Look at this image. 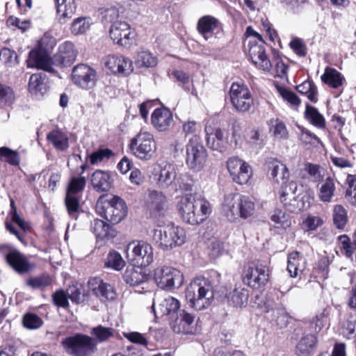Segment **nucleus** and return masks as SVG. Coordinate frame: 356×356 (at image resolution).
Wrapping results in <instances>:
<instances>
[{
    "label": "nucleus",
    "mask_w": 356,
    "mask_h": 356,
    "mask_svg": "<svg viewBox=\"0 0 356 356\" xmlns=\"http://www.w3.org/2000/svg\"><path fill=\"white\" fill-rule=\"evenodd\" d=\"M210 280L203 277L193 280L187 286L185 297L191 307L197 311L207 309L214 298V287L220 282V275L217 271H213Z\"/></svg>",
    "instance_id": "f257e3e1"
},
{
    "label": "nucleus",
    "mask_w": 356,
    "mask_h": 356,
    "mask_svg": "<svg viewBox=\"0 0 356 356\" xmlns=\"http://www.w3.org/2000/svg\"><path fill=\"white\" fill-rule=\"evenodd\" d=\"M177 209L183 221L191 225L202 223L212 212L210 202L197 193L181 196L177 202Z\"/></svg>",
    "instance_id": "f03ea898"
},
{
    "label": "nucleus",
    "mask_w": 356,
    "mask_h": 356,
    "mask_svg": "<svg viewBox=\"0 0 356 356\" xmlns=\"http://www.w3.org/2000/svg\"><path fill=\"white\" fill-rule=\"evenodd\" d=\"M149 236L163 250H170L184 244L186 234L180 226L170 223L158 227L149 232Z\"/></svg>",
    "instance_id": "7ed1b4c3"
},
{
    "label": "nucleus",
    "mask_w": 356,
    "mask_h": 356,
    "mask_svg": "<svg viewBox=\"0 0 356 356\" xmlns=\"http://www.w3.org/2000/svg\"><path fill=\"white\" fill-rule=\"evenodd\" d=\"M95 210L100 216L113 224L121 222L127 213L124 201L110 194L102 195L98 198Z\"/></svg>",
    "instance_id": "20e7f679"
},
{
    "label": "nucleus",
    "mask_w": 356,
    "mask_h": 356,
    "mask_svg": "<svg viewBox=\"0 0 356 356\" xmlns=\"http://www.w3.org/2000/svg\"><path fill=\"white\" fill-rule=\"evenodd\" d=\"M61 344L66 353L74 356H88L96 350L94 339L79 333L63 339Z\"/></svg>",
    "instance_id": "39448f33"
},
{
    "label": "nucleus",
    "mask_w": 356,
    "mask_h": 356,
    "mask_svg": "<svg viewBox=\"0 0 356 356\" xmlns=\"http://www.w3.org/2000/svg\"><path fill=\"white\" fill-rule=\"evenodd\" d=\"M207 160V150L201 138H191L186 145V165L195 172L202 170Z\"/></svg>",
    "instance_id": "423d86ee"
},
{
    "label": "nucleus",
    "mask_w": 356,
    "mask_h": 356,
    "mask_svg": "<svg viewBox=\"0 0 356 356\" xmlns=\"http://www.w3.org/2000/svg\"><path fill=\"white\" fill-rule=\"evenodd\" d=\"M130 149L140 160L149 161L156 152V143L151 133L140 131L131 140Z\"/></svg>",
    "instance_id": "0eeeda50"
},
{
    "label": "nucleus",
    "mask_w": 356,
    "mask_h": 356,
    "mask_svg": "<svg viewBox=\"0 0 356 356\" xmlns=\"http://www.w3.org/2000/svg\"><path fill=\"white\" fill-rule=\"evenodd\" d=\"M127 257L134 265L146 267L154 261V249L144 241H134L127 248Z\"/></svg>",
    "instance_id": "6e6552de"
},
{
    "label": "nucleus",
    "mask_w": 356,
    "mask_h": 356,
    "mask_svg": "<svg viewBox=\"0 0 356 356\" xmlns=\"http://www.w3.org/2000/svg\"><path fill=\"white\" fill-rule=\"evenodd\" d=\"M154 280L159 287L165 290L180 287L184 282L180 270L168 266L157 267L154 270Z\"/></svg>",
    "instance_id": "1a4fd4ad"
},
{
    "label": "nucleus",
    "mask_w": 356,
    "mask_h": 356,
    "mask_svg": "<svg viewBox=\"0 0 356 356\" xmlns=\"http://www.w3.org/2000/svg\"><path fill=\"white\" fill-rule=\"evenodd\" d=\"M268 268L261 264H250L245 266L242 279L248 286L259 289L265 286L268 281Z\"/></svg>",
    "instance_id": "9d476101"
},
{
    "label": "nucleus",
    "mask_w": 356,
    "mask_h": 356,
    "mask_svg": "<svg viewBox=\"0 0 356 356\" xmlns=\"http://www.w3.org/2000/svg\"><path fill=\"white\" fill-rule=\"evenodd\" d=\"M86 180L83 177H73L70 180L65 197V206L69 215L77 218L79 210V197L86 186Z\"/></svg>",
    "instance_id": "9b49d317"
},
{
    "label": "nucleus",
    "mask_w": 356,
    "mask_h": 356,
    "mask_svg": "<svg viewBox=\"0 0 356 356\" xmlns=\"http://www.w3.org/2000/svg\"><path fill=\"white\" fill-rule=\"evenodd\" d=\"M229 97L233 107L238 112L249 111L253 104L252 94L243 83H233L229 89Z\"/></svg>",
    "instance_id": "f8f14e48"
},
{
    "label": "nucleus",
    "mask_w": 356,
    "mask_h": 356,
    "mask_svg": "<svg viewBox=\"0 0 356 356\" xmlns=\"http://www.w3.org/2000/svg\"><path fill=\"white\" fill-rule=\"evenodd\" d=\"M109 34L114 43L129 48L135 41L136 33L126 22L117 21L110 27Z\"/></svg>",
    "instance_id": "ddd939ff"
},
{
    "label": "nucleus",
    "mask_w": 356,
    "mask_h": 356,
    "mask_svg": "<svg viewBox=\"0 0 356 356\" xmlns=\"http://www.w3.org/2000/svg\"><path fill=\"white\" fill-rule=\"evenodd\" d=\"M298 186L293 181L282 183L280 200L291 212H297L304 207V204L298 194Z\"/></svg>",
    "instance_id": "4468645a"
},
{
    "label": "nucleus",
    "mask_w": 356,
    "mask_h": 356,
    "mask_svg": "<svg viewBox=\"0 0 356 356\" xmlns=\"http://www.w3.org/2000/svg\"><path fill=\"white\" fill-rule=\"evenodd\" d=\"M73 83L83 90L92 89L97 82L95 70L88 65L80 64L75 66L72 72Z\"/></svg>",
    "instance_id": "2eb2a0df"
},
{
    "label": "nucleus",
    "mask_w": 356,
    "mask_h": 356,
    "mask_svg": "<svg viewBox=\"0 0 356 356\" xmlns=\"http://www.w3.org/2000/svg\"><path fill=\"white\" fill-rule=\"evenodd\" d=\"M227 168L233 181L238 184H247L252 175L250 165L236 156L227 160Z\"/></svg>",
    "instance_id": "dca6fc26"
},
{
    "label": "nucleus",
    "mask_w": 356,
    "mask_h": 356,
    "mask_svg": "<svg viewBox=\"0 0 356 356\" xmlns=\"http://www.w3.org/2000/svg\"><path fill=\"white\" fill-rule=\"evenodd\" d=\"M175 333L184 334H196L200 328L195 323V316L185 310H182L176 321L171 325Z\"/></svg>",
    "instance_id": "f3484780"
},
{
    "label": "nucleus",
    "mask_w": 356,
    "mask_h": 356,
    "mask_svg": "<svg viewBox=\"0 0 356 356\" xmlns=\"http://www.w3.org/2000/svg\"><path fill=\"white\" fill-rule=\"evenodd\" d=\"M248 46L249 56L252 63L257 68L269 72L272 68V64L266 54L264 43L249 41Z\"/></svg>",
    "instance_id": "a211bd4d"
},
{
    "label": "nucleus",
    "mask_w": 356,
    "mask_h": 356,
    "mask_svg": "<svg viewBox=\"0 0 356 356\" xmlns=\"http://www.w3.org/2000/svg\"><path fill=\"white\" fill-rule=\"evenodd\" d=\"M102 62L108 70L114 74H129L133 71L132 61L122 55H108Z\"/></svg>",
    "instance_id": "6ab92c4d"
},
{
    "label": "nucleus",
    "mask_w": 356,
    "mask_h": 356,
    "mask_svg": "<svg viewBox=\"0 0 356 356\" xmlns=\"http://www.w3.org/2000/svg\"><path fill=\"white\" fill-rule=\"evenodd\" d=\"M153 127L160 132L167 131L173 121V115L165 107L156 108L151 115Z\"/></svg>",
    "instance_id": "aec40b11"
},
{
    "label": "nucleus",
    "mask_w": 356,
    "mask_h": 356,
    "mask_svg": "<svg viewBox=\"0 0 356 356\" xmlns=\"http://www.w3.org/2000/svg\"><path fill=\"white\" fill-rule=\"evenodd\" d=\"M53 64L54 59L52 60L44 51L34 50L31 51L29 54L28 60L29 67H35L48 72H54Z\"/></svg>",
    "instance_id": "412c9836"
},
{
    "label": "nucleus",
    "mask_w": 356,
    "mask_h": 356,
    "mask_svg": "<svg viewBox=\"0 0 356 356\" xmlns=\"http://www.w3.org/2000/svg\"><path fill=\"white\" fill-rule=\"evenodd\" d=\"M76 57L74 45L70 42H65L59 47L58 52L54 56V64L66 67L73 63Z\"/></svg>",
    "instance_id": "4be33fe9"
},
{
    "label": "nucleus",
    "mask_w": 356,
    "mask_h": 356,
    "mask_svg": "<svg viewBox=\"0 0 356 356\" xmlns=\"http://www.w3.org/2000/svg\"><path fill=\"white\" fill-rule=\"evenodd\" d=\"M28 89L35 98L42 97L48 90L47 75L43 72L32 74L29 78Z\"/></svg>",
    "instance_id": "5701e85b"
},
{
    "label": "nucleus",
    "mask_w": 356,
    "mask_h": 356,
    "mask_svg": "<svg viewBox=\"0 0 356 356\" xmlns=\"http://www.w3.org/2000/svg\"><path fill=\"white\" fill-rule=\"evenodd\" d=\"M211 131V127H205L208 147L213 150L220 152L225 151L228 144L227 138L225 136L223 131L220 129H216L213 133Z\"/></svg>",
    "instance_id": "b1692460"
},
{
    "label": "nucleus",
    "mask_w": 356,
    "mask_h": 356,
    "mask_svg": "<svg viewBox=\"0 0 356 356\" xmlns=\"http://www.w3.org/2000/svg\"><path fill=\"white\" fill-rule=\"evenodd\" d=\"M240 195L237 193H230L224 198L222 212L229 221L238 219Z\"/></svg>",
    "instance_id": "393cba45"
},
{
    "label": "nucleus",
    "mask_w": 356,
    "mask_h": 356,
    "mask_svg": "<svg viewBox=\"0 0 356 356\" xmlns=\"http://www.w3.org/2000/svg\"><path fill=\"white\" fill-rule=\"evenodd\" d=\"M271 178L277 184L285 183L289 178L286 166L276 159L270 158L266 161Z\"/></svg>",
    "instance_id": "a878e982"
},
{
    "label": "nucleus",
    "mask_w": 356,
    "mask_h": 356,
    "mask_svg": "<svg viewBox=\"0 0 356 356\" xmlns=\"http://www.w3.org/2000/svg\"><path fill=\"white\" fill-rule=\"evenodd\" d=\"M180 307L179 301L172 296H168L161 300L157 307L153 301L152 308L156 317L170 315L176 313Z\"/></svg>",
    "instance_id": "bb28decb"
},
{
    "label": "nucleus",
    "mask_w": 356,
    "mask_h": 356,
    "mask_svg": "<svg viewBox=\"0 0 356 356\" xmlns=\"http://www.w3.org/2000/svg\"><path fill=\"white\" fill-rule=\"evenodd\" d=\"M113 179L108 171L97 170L92 175L91 184L97 192H108L112 187Z\"/></svg>",
    "instance_id": "cd10ccee"
},
{
    "label": "nucleus",
    "mask_w": 356,
    "mask_h": 356,
    "mask_svg": "<svg viewBox=\"0 0 356 356\" xmlns=\"http://www.w3.org/2000/svg\"><path fill=\"white\" fill-rule=\"evenodd\" d=\"M220 22L218 19L211 15H204L197 22V29L205 40L211 38L213 31L218 28Z\"/></svg>",
    "instance_id": "c85d7f7f"
},
{
    "label": "nucleus",
    "mask_w": 356,
    "mask_h": 356,
    "mask_svg": "<svg viewBox=\"0 0 356 356\" xmlns=\"http://www.w3.org/2000/svg\"><path fill=\"white\" fill-rule=\"evenodd\" d=\"M306 259L299 252H293L289 254L287 270L291 277H296L306 268Z\"/></svg>",
    "instance_id": "c756f323"
},
{
    "label": "nucleus",
    "mask_w": 356,
    "mask_h": 356,
    "mask_svg": "<svg viewBox=\"0 0 356 356\" xmlns=\"http://www.w3.org/2000/svg\"><path fill=\"white\" fill-rule=\"evenodd\" d=\"M88 285L90 289L98 297L105 298L106 300H113L115 298L113 288L99 278L95 277L90 280Z\"/></svg>",
    "instance_id": "7c9ffc66"
},
{
    "label": "nucleus",
    "mask_w": 356,
    "mask_h": 356,
    "mask_svg": "<svg viewBox=\"0 0 356 356\" xmlns=\"http://www.w3.org/2000/svg\"><path fill=\"white\" fill-rule=\"evenodd\" d=\"M56 14L60 23L64 24L74 15L76 6L74 0H55Z\"/></svg>",
    "instance_id": "2f4dec72"
},
{
    "label": "nucleus",
    "mask_w": 356,
    "mask_h": 356,
    "mask_svg": "<svg viewBox=\"0 0 356 356\" xmlns=\"http://www.w3.org/2000/svg\"><path fill=\"white\" fill-rule=\"evenodd\" d=\"M227 298L229 305L235 308L245 307L248 302L249 291L245 288H236L227 296Z\"/></svg>",
    "instance_id": "473e14b6"
},
{
    "label": "nucleus",
    "mask_w": 356,
    "mask_h": 356,
    "mask_svg": "<svg viewBox=\"0 0 356 356\" xmlns=\"http://www.w3.org/2000/svg\"><path fill=\"white\" fill-rule=\"evenodd\" d=\"M9 265L17 272L24 273L29 270V264L26 259L18 251H11L6 255Z\"/></svg>",
    "instance_id": "72a5a7b5"
},
{
    "label": "nucleus",
    "mask_w": 356,
    "mask_h": 356,
    "mask_svg": "<svg viewBox=\"0 0 356 356\" xmlns=\"http://www.w3.org/2000/svg\"><path fill=\"white\" fill-rule=\"evenodd\" d=\"M322 81L332 88L341 86L345 81L344 76L336 69L327 67L321 77Z\"/></svg>",
    "instance_id": "f704fd0d"
},
{
    "label": "nucleus",
    "mask_w": 356,
    "mask_h": 356,
    "mask_svg": "<svg viewBox=\"0 0 356 356\" xmlns=\"http://www.w3.org/2000/svg\"><path fill=\"white\" fill-rule=\"evenodd\" d=\"M177 179L175 168L170 163L160 166L158 184L163 188L168 187Z\"/></svg>",
    "instance_id": "c9c22d12"
},
{
    "label": "nucleus",
    "mask_w": 356,
    "mask_h": 356,
    "mask_svg": "<svg viewBox=\"0 0 356 356\" xmlns=\"http://www.w3.org/2000/svg\"><path fill=\"white\" fill-rule=\"evenodd\" d=\"M316 337L314 334L303 337L298 343L296 353L298 356H310L315 348Z\"/></svg>",
    "instance_id": "e433bc0d"
},
{
    "label": "nucleus",
    "mask_w": 356,
    "mask_h": 356,
    "mask_svg": "<svg viewBox=\"0 0 356 356\" xmlns=\"http://www.w3.org/2000/svg\"><path fill=\"white\" fill-rule=\"evenodd\" d=\"M47 140L51 143L56 149L60 151H64L69 147L67 136L59 130L50 131L47 135Z\"/></svg>",
    "instance_id": "4c0bfd02"
},
{
    "label": "nucleus",
    "mask_w": 356,
    "mask_h": 356,
    "mask_svg": "<svg viewBox=\"0 0 356 356\" xmlns=\"http://www.w3.org/2000/svg\"><path fill=\"white\" fill-rule=\"evenodd\" d=\"M165 202V197L162 193L150 191L147 200V208L153 212H160L163 210Z\"/></svg>",
    "instance_id": "58836bf2"
},
{
    "label": "nucleus",
    "mask_w": 356,
    "mask_h": 356,
    "mask_svg": "<svg viewBox=\"0 0 356 356\" xmlns=\"http://www.w3.org/2000/svg\"><path fill=\"white\" fill-rule=\"evenodd\" d=\"M305 118L314 127L319 129L325 127V120L315 107L307 105L305 111Z\"/></svg>",
    "instance_id": "ea45409f"
},
{
    "label": "nucleus",
    "mask_w": 356,
    "mask_h": 356,
    "mask_svg": "<svg viewBox=\"0 0 356 356\" xmlns=\"http://www.w3.org/2000/svg\"><path fill=\"white\" fill-rule=\"evenodd\" d=\"M255 211V204L252 198L246 195H240L238 219H246L252 216Z\"/></svg>",
    "instance_id": "a19ab883"
},
{
    "label": "nucleus",
    "mask_w": 356,
    "mask_h": 356,
    "mask_svg": "<svg viewBox=\"0 0 356 356\" xmlns=\"http://www.w3.org/2000/svg\"><path fill=\"white\" fill-rule=\"evenodd\" d=\"M134 63L138 68L153 67L157 64V58L148 51H140L138 52Z\"/></svg>",
    "instance_id": "79ce46f5"
},
{
    "label": "nucleus",
    "mask_w": 356,
    "mask_h": 356,
    "mask_svg": "<svg viewBox=\"0 0 356 356\" xmlns=\"http://www.w3.org/2000/svg\"><path fill=\"white\" fill-rule=\"evenodd\" d=\"M335 185L332 178L328 177L319 189L318 198L325 203L332 201L335 191Z\"/></svg>",
    "instance_id": "37998d69"
},
{
    "label": "nucleus",
    "mask_w": 356,
    "mask_h": 356,
    "mask_svg": "<svg viewBox=\"0 0 356 356\" xmlns=\"http://www.w3.org/2000/svg\"><path fill=\"white\" fill-rule=\"evenodd\" d=\"M333 223L337 229H343L348 220V212L341 204H336L332 209Z\"/></svg>",
    "instance_id": "c03bdc74"
},
{
    "label": "nucleus",
    "mask_w": 356,
    "mask_h": 356,
    "mask_svg": "<svg viewBox=\"0 0 356 356\" xmlns=\"http://www.w3.org/2000/svg\"><path fill=\"white\" fill-rule=\"evenodd\" d=\"M124 279L127 284L132 286H137L145 282L147 280V277L141 269L131 268L125 271Z\"/></svg>",
    "instance_id": "a18cd8bd"
},
{
    "label": "nucleus",
    "mask_w": 356,
    "mask_h": 356,
    "mask_svg": "<svg viewBox=\"0 0 356 356\" xmlns=\"http://www.w3.org/2000/svg\"><path fill=\"white\" fill-rule=\"evenodd\" d=\"M271 224L276 228L286 229L291 225V219L289 214L284 211L276 209L270 216Z\"/></svg>",
    "instance_id": "49530a36"
},
{
    "label": "nucleus",
    "mask_w": 356,
    "mask_h": 356,
    "mask_svg": "<svg viewBox=\"0 0 356 356\" xmlns=\"http://www.w3.org/2000/svg\"><path fill=\"white\" fill-rule=\"evenodd\" d=\"M342 333L348 338L356 334V314H349L346 316L341 325Z\"/></svg>",
    "instance_id": "de8ad7c7"
},
{
    "label": "nucleus",
    "mask_w": 356,
    "mask_h": 356,
    "mask_svg": "<svg viewBox=\"0 0 356 356\" xmlns=\"http://www.w3.org/2000/svg\"><path fill=\"white\" fill-rule=\"evenodd\" d=\"M330 312L327 308H325L321 313L314 316L310 322V328L314 332H320L325 325Z\"/></svg>",
    "instance_id": "09e8293b"
},
{
    "label": "nucleus",
    "mask_w": 356,
    "mask_h": 356,
    "mask_svg": "<svg viewBox=\"0 0 356 356\" xmlns=\"http://www.w3.org/2000/svg\"><path fill=\"white\" fill-rule=\"evenodd\" d=\"M270 131L275 138L279 140H286L289 137V132L285 124L279 119L271 120Z\"/></svg>",
    "instance_id": "8fccbe9b"
},
{
    "label": "nucleus",
    "mask_w": 356,
    "mask_h": 356,
    "mask_svg": "<svg viewBox=\"0 0 356 356\" xmlns=\"http://www.w3.org/2000/svg\"><path fill=\"white\" fill-rule=\"evenodd\" d=\"M105 265L113 270H120L125 266V261L120 253L113 250L108 253Z\"/></svg>",
    "instance_id": "3c124183"
},
{
    "label": "nucleus",
    "mask_w": 356,
    "mask_h": 356,
    "mask_svg": "<svg viewBox=\"0 0 356 356\" xmlns=\"http://www.w3.org/2000/svg\"><path fill=\"white\" fill-rule=\"evenodd\" d=\"M297 90L302 94L307 95L308 99L312 102H316L317 97V88L314 83L311 81H305L302 84L297 86Z\"/></svg>",
    "instance_id": "603ef678"
},
{
    "label": "nucleus",
    "mask_w": 356,
    "mask_h": 356,
    "mask_svg": "<svg viewBox=\"0 0 356 356\" xmlns=\"http://www.w3.org/2000/svg\"><path fill=\"white\" fill-rule=\"evenodd\" d=\"M110 226L104 221L95 219L91 223V230L99 238H107Z\"/></svg>",
    "instance_id": "864d4df0"
},
{
    "label": "nucleus",
    "mask_w": 356,
    "mask_h": 356,
    "mask_svg": "<svg viewBox=\"0 0 356 356\" xmlns=\"http://www.w3.org/2000/svg\"><path fill=\"white\" fill-rule=\"evenodd\" d=\"M90 19L79 17L74 20L71 26V31L74 35L85 33L90 27Z\"/></svg>",
    "instance_id": "5fc2aeb1"
},
{
    "label": "nucleus",
    "mask_w": 356,
    "mask_h": 356,
    "mask_svg": "<svg viewBox=\"0 0 356 356\" xmlns=\"http://www.w3.org/2000/svg\"><path fill=\"white\" fill-rule=\"evenodd\" d=\"M3 159L7 163L14 166L19 165L20 163V157L18 152L6 147H0V159Z\"/></svg>",
    "instance_id": "6e6d98bb"
},
{
    "label": "nucleus",
    "mask_w": 356,
    "mask_h": 356,
    "mask_svg": "<svg viewBox=\"0 0 356 356\" xmlns=\"http://www.w3.org/2000/svg\"><path fill=\"white\" fill-rule=\"evenodd\" d=\"M176 187H179V189L183 191H191L194 184V181L188 174H181L177 177L175 181Z\"/></svg>",
    "instance_id": "4d7b16f0"
},
{
    "label": "nucleus",
    "mask_w": 356,
    "mask_h": 356,
    "mask_svg": "<svg viewBox=\"0 0 356 356\" xmlns=\"http://www.w3.org/2000/svg\"><path fill=\"white\" fill-rule=\"evenodd\" d=\"M114 334V330L111 327H106L99 325L93 327L91 334L93 335L99 342H103L111 337Z\"/></svg>",
    "instance_id": "13d9d810"
},
{
    "label": "nucleus",
    "mask_w": 356,
    "mask_h": 356,
    "mask_svg": "<svg viewBox=\"0 0 356 356\" xmlns=\"http://www.w3.org/2000/svg\"><path fill=\"white\" fill-rule=\"evenodd\" d=\"M15 100L13 89L6 85L0 83V105L10 106Z\"/></svg>",
    "instance_id": "bf43d9fd"
},
{
    "label": "nucleus",
    "mask_w": 356,
    "mask_h": 356,
    "mask_svg": "<svg viewBox=\"0 0 356 356\" xmlns=\"http://www.w3.org/2000/svg\"><path fill=\"white\" fill-rule=\"evenodd\" d=\"M338 241L342 254L350 258L354 254L355 248L353 243H350V238L346 234L341 235L338 237Z\"/></svg>",
    "instance_id": "052dcab7"
},
{
    "label": "nucleus",
    "mask_w": 356,
    "mask_h": 356,
    "mask_svg": "<svg viewBox=\"0 0 356 356\" xmlns=\"http://www.w3.org/2000/svg\"><path fill=\"white\" fill-rule=\"evenodd\" d=\"M113 156V152L109 149H100L92 153L90 156V162L92 165L97 164Z\"/></svg>",
    "instance_id": "680f3d73"
},
{
    "label": "nucleus",
    "mask_w": 356,
    "mask_h": 356,
    "mask_svg": "<svg viewBox=\"0 0 356 356\" xmlns=\"http://www.w3.org/2000/svg\"><path fill=\"white\" fill-rule=\"evenodd\" d=\"M182 129L186 136L192 135L191 138H200L199 134L201 132V125L194 120L185 122L182 125Z\"/></svg>",
    "instance_id": "e2e57ef3"
},
{
    "label": "nucleus",
    "mask_w": 356,
    "mask_h": 356,
    "mask_svg": "<svg viewBox=\"0 0 356 356\" xmlns=\"http://www.w3.org/2000/svg\"><path fill=\"white\" fill-rule=\"evenodd\" d=\"M276 88L283 99L291 105L298 106L300 104V100L294 92L282 86H277Z\"/></svg>",
    "instance_id": "0e129e2a"
},
{
    "label": "nucleus",
    "mask_w": 356,
    "mask_h": 356,
    "mask_svg": "<svg viewBox=\"0 0 356 356\" xmlns=\"http://www.w3.org/2000/svg\"><path fill=\"white\" fill-rule=\"evenodd\" d=\"M17 56L16 53L8 49L3 48L0 51V60L8 66H13L17 63Z\"/></svg>",
    "instance_id": "69168bd1"
},
{
    "label": "nucleus",
    "mask_w": 356,
    "mask_h": 356,
    "mask_svg": "<svg viewBox=\"0 0 356 356\" xmlns=\"http://www.w3.org/2000/svg\"><path fill=\"white\" fill-rule=\"evenodd\" d=\"M51 283V279L48 275L33 277L28 280L26 282L27 285L33 289H42L50 285Z\"/></svg>",
    "instance_id": "338daca9"
},
{
    "label": "nucleus",
    "mask_w": 356,
    "mask_h": 356,
    "mask_svg": "<svg viewBox=\"0 0 356 356\" xmlns=\"http://www.w3.org/2000/svg\"><path fill=\"white\" fill-rule=\"evenodd\" d=\"M23 323L29 329H37L42 325V319L33 314H27L24 316Z\"/></svg>",
    "instance_id": "774afa93"
}]
</instances>
